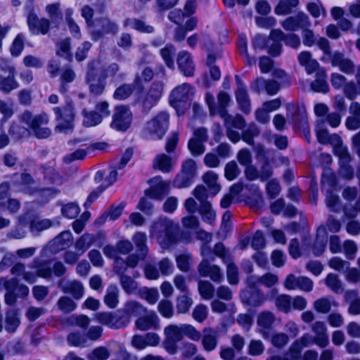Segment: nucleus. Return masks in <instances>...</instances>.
I'll use <instances>...</instances> for the list:
<instances>
[{"instance_id": "nucleus-1", "label": "nucleus", "mask_w": 360, "mask_h": 360, "mask_svg": "<svg viewBox=\"0 0 360 360\" xmlns=\"http://www.w3.org/2000/svg\"><path fill=\"white\" fill-rule=\"evenodd\" d=\"M178 226L171 219L161 218L153 223L150 230L151 238H155L162 248H168L176 242Z\"/></svg>"}, {"instance_id": "nucleus-2", "label": "nucleus", "mask_w": 360, "mask_h": 360, "mask_svg": "<svg viewBox=\"0 0 360 360\" xmlns=\"http://www.w3.org/2000/svg\"><path fill=\"white\" fill-rule=\"evenodd\" d=\"M323 55L321 60L330 63L333 67L338 68L342 72L346 75H352L355 71V64L349 58L346 57L343 52L340 51H333L331 46L328 43L322 46Z\"/></svg>"}, {"instance_id": "nucleus-3", "label": "nucleus", "mask_w": 360, "mask_h": 360, "mask_svg": "<svg viewBox=\"0 0 360 360\" xmlns=\"http://www.w3.org/2000/svg\"><path fill=\"white\" fill-rule=\"evenodd\" d=\"M56 120L58 122L55 129L56 131L69 134L74 128L75 110L73 103L70 101L63 107H55L53 109Z\"/></svg>"}, {"instance_id": "nucleus-4", "label": "nucleus", "mask_w": 360, "mask_h": 360, "mask_svg": "<svg viewBox=\"0 0 360 360\" xmlns=\"http://www.w3.org/2000/svg\"><path fill=\"white\" fill-rule=\"evenodd\" d=\"M168 125L169 115L165 112H160L146 123L144 131L148 134L160 139L166 133Z\"/></svg>"}, {"instance_id": "nucleus-5", "label": "nucleus", "mask_w": 360, "mask_h": 360, "mask_svg": "<svg viewBox=\"0 0 360 360\" xmlns=\"http://www.w3.org/2000/svg\"><path fill=\"white\" fill-rule=\"evenodd\" d=\"M193 94V88L189 84L184 83L172 91L169 103L176 109L182 108L192 98Z\"/></svg>"}, {"instance_id": "nucleus-6", "label": "nucleus", "mask_w": 360, "mask_h": 360, "mask_svg": "<svg viewBox=\"0 0 360 360\" xmlns=\"http://www.w3.org/2000/svg\"><path fill=\"white\" fill-rule=\"evenodd\" d=\"M27 24L30 32L33 35L46 34L51 27L50 20L46 18H39L33 8L28 11Z\"/></svg>"}, {"instance_id": "nucleus-7", "label": "nucleus", "mask_w": 360, "mask_h": 360, "mask_svg": "<svg viewBox=\"0 0 360 360\" xmlns=\"http://www.w3.org/2000/svg\"><path fill=\"white\" fill-rule=\"evenodd\" d=\"M132 114L125 105L117 106L111 122V127L117 131H125L131 124Z\"/></svg>"}, {"instance_id": "nucleus-8", "label": "nucleus", "mask_w": 360, "mask_h": 360, "mask_svg": "<svg viewBox=\"0 0 360 360\" xmlns=\"http://www.w3.org/2000/svg\"><path fill=\"white\" fill-rule=\"evenodd\" d=\"M98 71L95 67V63L89 64L86 81L89 84L90 92L94 95L101 94L105 86V79H103L102 75L98 77Z\"/></svg>"}, {"instance_id": "nucleus-9", "label": "nucleus", "mask_w": 360, "mask_h": 360, "mask_svg": "<svg viewBox=\"0 0 360 360\" xmlns=\"http://www.w3.org/2000/svg\"><path fill=\"white\" fill-rule=\"evenodd\" d=\"M201 277H209L213 282L220 283L224 280L222 269L216 264H212L207 259H202L197 267Z\"/></svg>"}, {"instance_id": "nucleus-10", "label": "nucleus", "mask_w": 360, "mask_h": 360, "mask_svg": "<svg viewBox=\"0 0 360 360\" xmlns=\"http://www.w3.org/2000/svg\"><path fill=\"white\" fill-rule=\"evenodd\" d=\"M118 32V25L108 18H101L96 20L91 35L94 41H98L107 34H115Z\"/></svg>"}, {"instance_id": "nucleus-11", "label": "nucleus", "mask_w": 360, "mask_h": 360, "mask_svg": "<svg viewBox=\"0 0 360 360\" xmlns=\"http://www.w3.org/2000/svg\"><path fill=\"white\" fill-rule=\"evenodd\" d=\"M283 285L288 290L299 289L304 292H310L313 289L314 283L308 277L296 276L290 274L286 276L283 282Z\"/></svg>"}, {"instance_id": "nucleus-12", "label": "nucleus", "mask_w": 360, "mask_h": 360, "mask_svg": "<svg viewBox=\"0 0 360 360\" xmlns=\"http://www.w3.org/2000/svg\"><path fill=\"white\" fill-rule=\"evenodd\" d=\"M281 24L284 30L290 32L296 31L300 28L310 27L311 25L309 18L303 12L287 18Z\"/></svg>"}, {"instance_id": "nucleus-13", "label": "nucleus", "mask_w": 360, "mask_h": 360, "mask_svg": "<svg viewBox=\"0 0 360 360\" xmlns=\"http://www.w3.org/2000/svg\"><path fill=\"white\" fill-rule=\"evenodd\" d=\"M151 186L145 191V194L150 198L162 200L167 193L169 183L162 179L160 176H155L150 181Z\"/></svg>"}, {"instance_id": "nucleus-14", "label": "nucleus", "mask_w": 360, "mask_h": 360, "mask_svg": "<svg viewBox=\"0 0 360 360\" xmlns=\"http://www.w3.org/2000/svg\"><path fill=\"white\" fill-rule=\"evenodd\" d=\"M165 339L164 344L167 349H174L176 342L181 341L184 337L182 325H169L164 329Z\"/></svg>"}, {"instance_id": "nucleus-15", "label": "nucleus", "mask_w": 360, "mask_h": 360, "mask_svg": "<svg viewBox=\"0 0 360 360\" xmlns=\"http://www.w3.org/2000/svg\"><path fill=\"white\" fill-rule=\"evenodd\" d=\"M237 90L236 91V101L238 103L240 110L245 114L251 111V102L245 86L239 76L235 77Z\"/></svg>"}, {"instance_id": "nucleus-16", "label": "nucleus", "mask_w": 360, "mask_h": 360, "mask_svg": "<svg viewBox=\"0 0 360 360\" xmlns=\"http://www.w3.org/2000/svg\"><path fill=\"white\" fill-rule=\"evenodd\" d=\"M176 63L184 76H193L195 66L190 53L186 51H180L176 57Z\"/></svg>"}, {"instance_id": "nucleus-17", "label": "nucleus", "mask_w": 360, "mask_h": 360, "mask_svg": "<svg viewBox=\"0 0 360 360\" xmlns=\"http://www.w3.org/2000/svg\"><path fill=\"white\" fill-rule=\"evenodd\" d=\"M302 42L305 46L311 47L316 45L318 48L323 52L322 46L328 43V46H330V43L326 37H316L314 31L309 27H304L302 29Z\"/></svg>"}, {"instance_id": "nucleus-18", "label": "nucleus", "mask_w": 360, "mask_h": 360, "mask_svg": "<svg viewBox=\"0 0 360 360\" xmlns=\"http://www.w3.org/2000/svg\"><path fill=\"white\" fill-rule=\"evenodd\" d=\"M136 328L141 331L150 329H158L160 327V319L154 311L139 317L135 322Z\"/></svg>"}, {"instance_id": "nucleus-19", "label": "nucleus", "mask_w": 360, "mask_h": 360, "mask_svg": "<svg viewBox=\"0 0 360 360\" xmlns=\"http://www.w3.org/2000/svg\"><path fill=\"white\" fill-rule=\"evenodd\" d=\"M311 330L315 333L314 343L321 348L326 347L329 344L327 327L323 321H316L311 326Z\"/></svg>"}, {"instance_id": "nucleus-20", "label": "nucleus", "mask_w": 360, "mask_h": 360, "mask_svg": "<svg viewBox=\"0 0 360 360\" xmlns=\"http://www.w3.org/2000/svg\"><path fill=\"white\" fill-rule=\"evenodd\" d=\"M219 333L217 330L207 327L203 328L202 333V345L206 352H211L216 349L218 345Z\"/></svg>"}, {"instance_id": "nucleus-21", "label": "nucleus", "mask_w": 360, "mask_h": 360, "mask_svg": "<svg viewBox=\"0 0 360 360\" xmlns=\"http://www.w3.org/2000/svg\"><path fill=\"white\" fill-rule=\"evenodd\" d=\"M49 122V117L46 113L42 112L36 115L34 124L32 130L34 134L38 139H46L51 134V131L48 127H43V125L47 124Z\"/></svg>"}, {"instance_id": "nucleus-22", "label": "nucleus", "mask_w": 360, "mask_h": 360, "mask_svg": "<svg viewBox=\"0 0 360 360\" xmlns=\"http://www.w3.org/2000/svg\"><path fill=\"white\" fill-rule=\"evenodd\" d=\"M62 291L64 293L72 295L75 300L81 299L84 293V288L80 281L74 280L72 281H60L59 283Z\"/></svg>"}, {"instance_id": "nucleus-23", "label": "nucleus", "mask_w": 360, "mask_h": 360, "mask_svg": "<svg viewBox=\"0 0 360 360\" xmlns=\"http://www.w3.org/2000/svg\"><path fill=\"white\" fill-rule=\"evenodd\" d=\"M124 314L127 317V320L123 326H126L130 321L129 319L131 316H139L143 315L146 312V309L139 302L131 300L128 301L124 304L122 309Z\"/></svg>"}, {"instance_id": "nucleus-24", "label": "nucleus", "mask_w": 360, "mask_h": 360, "mask_svg": "<svg viewBox=\"0 0 360 360\" xmlns=\"http://www.w3.org/2000/svg\"><path fill=\"white\" fill-rule=\"evenodd\" d=\"M349 112L351 115L346 119L345 125L349 130H356L360 127V103L352 102Z\"/></svg>"}, {"instance_id": "nucleus-25", "label": "nucleus", "mask_w": 360, "mask_h": 360, "mask_svg": "<svg viewBox=\"0 0 360 360\" xmlns=\"http://www.w3.org/2000/svg\"><path fill=\"white\" fill-rule=\"evenodd\" d=\"M298 61L302 66L305 68L307 74L315 72L320 68L319 63L316 59L312 58L311 52L304 51L300 52L297 56Z\"/></svg>"}, {"instance_id": "nucleus-26", "label": "nucleus", "mask_w": 360, "mask_h": 360, "mask_svg": "<svg viewBox=\"0 0 360 360\" xmlns=\"http://www.w3.org/2000/svg\"><path fill=\"white\" fill-rule=\"evenodd\" d=\"M220 115L224 120L226 127L243 129L246 125L245 119L240 115L231 116L227 114L226 110H223L221 111Z\"/></svg>"}, {"instance_id": "nucleus-27", "label": "nucleus", "mask_w": 360, "mask_h": 360, "mask_svg": "<svg viewBox=\"0 0 360 360\" xmlns=\"http://www.w3.org/2000/svg\"><path fill=\"white\" fill-rule=\"evenodd\" d=\"M316 79L311 82V88L317 92L326 93L328 91V85L326 82V72L323 68H319L316 72Z\"/></svg>"}, {"instance_id": "nucleus-28", "label": "nucleus", "mask_w": 360, "mask_h": 360, "mask_svg": "<svg viewBox=\"0 0 360 360\" xmlns=\"http://www.w3.org/2000/svg\"><path fill=\"white\" fill-rule=\"evenodd\" d=\"M72 235L71 232L65 231H63L60 234L51 240V245L54 247L55 251H59L69 247L72 243Z\"/></svg>"}, {"instance_id": "nucleus-29", "label": "nucleus", "mask_w": 360, "mask_h": 360, "mask_svg": "<svg viewBox=\"0 0 360 360\" xmlns=\"http://www.w3.org/2000/svg\"><path fill=\"white\" fill-rule=\"evenodd\" d=\"M217 180L218 175L213 171H208L202 176V181L208 187L212 195H217L221 190V186Z\"/></svg>"}, {"instance_id": "nucleus-30", "label": "nucleus", "mask_w": 360, "mask_h": 360, "mask_svg": "<svg viewBox=\"0 0 360 360\" xmlns=\"http://www.w3.org/2000/svg\"><path fill=\"white\" fill-rule=\"evenodd\" d=\"M338 306V303L328 297H321L313 303L314 310L321 314H327L330 311L332 307H337Z\"/></svg>"}, {"instance_id": "nucleus-31", "label": "nucleus", "mask_w": 360, "mask_h": 360, "mask_svg": "<svg viewBox=\"0 0 360 360\" xmlns=\"http://www.w3.org/2000/svg\"><path fill=\"white\" fill-rule=\"evenodd\" d=\"M275 321V315L269 311H264L258 314L257 323L261 328V332L264 334L265 330L270 329Z\"/></svg>"}, {"instance_id": "nucleus-32", "label": "nucleus", "mask_w": 360, "mask_h": 360, "mask_svg": "<svg viewBox=\"0 0 360 360\" xmlns=\"http://www.w3.org/2000/svg\"><path fill=\"white\" fill-rule=\"evenodd\" d=\"M132 240L137 248V251L141 259H145L148 249L146 245L147 236L143 232H136L132 237Z\"/></svg>"}, {"instance_id": "nucleus-33", "label": "nucleus", "mask_w": 360, "mask_h": 360, "mask_svg": "<svg viewBox=\"0 0 360 360\" xmlns=\"http://www.w3.org/2000/svg\"><path fill=\"white\" fill-rule=\"evenodd\" d=\"M274 304L276 309L285 314L292 310V297L286 294H280L274 297Z\"/></svg>"}, {"instance_id": "nucleus-34", "label": "nucleus", "mask_w": 360, "mask_h": 360, "mask_svg": "<svg viewBox=\"0 0 360 360\" xmlns=\"http://www.w3.org/2000/svg\"><path fill=\"white\" fill-rule=\"evenodd\" d=\"M119 289L116 285H110L107 288L106 295L104 297L105 304L110 308L114 309L119 302Z\"/></svg>"}, {"instance_id": "nucleus-35", "label": "nucleus", "mask_w": 360, "mask_h": 360, "mask_svg": "<svg viewBox=\"0 0 360 360\" xmlns=\"http://www.w3.org/2000/svg\"><path fill=\"white\" fill-rule=\"evenodd\" d=\"M77 306L76 302L72 298L66 295L60 297L56 302L58 309L64 314L72 312L76 309Z\"/></svg>"}, {"instance_id": "nucleus-36", "label": "nucleus", "mask_w": 360, "mask_h": 360, "mask_svg": "<svg viewBox=\"0 0 360 360\" xmlns=\"http://www.w3.org/2000/svg\"><path fill=\"white\" fill-rule=\"evenodd\" d=\"M325 284L333 292L341 294L344 291L343 284L338 276L335 274H329L325 279Z\"/></svg>"}, {"instance_id": "nucleus-37", "label": "nucleus", "mask_w": 360, "mask_h": 360, "mask_svg": "<svg viewBox=\"0 0 360 360\" xmlns=\"http://www.w3.org/2000/svg\"><path fill=\"white\" fill-rule=\"evenodd\" d=\"M95 237L90 233L83 234L75 243V249L82 255L94 243Z\"/></svg>"}, {"instance_id": "nucleus-38", "label": "nucleus", "mask_w": 360, "mask_h": 360, "mask_svg": "<svg viewBox=\"0 0 360 360\" xmlns=\"http://www.w3.org/2000/svg\"><path fill=\"white\" fill-rule=\"evenodd\" d=\"M198 212L202 220L207 223L212 224L216 218L215 212L212 210L210 202H203L200 205Z\"/></svg>"}, {"instance_id": "nucleus-39", "label": "nucleus", "mask_w": 360, "mask_h": 360, "mask_svg": "<svg viewBox=\"0 0 360 360\" xmlns=\"http://www.w3.org/2000/svg\"><path fill=\"white\" fill-rule=\"evenodd\" d=\"M299 2V0H280L274 11L277 15H288L298 6Z\"/></svg>"}, {"instance_id": "nucleus-40", "label": "nucleus", "mask_w": 360, "mask_h": 360, "mask_svg": "<svg viewBox=\"0 0 360 360\" xmlns=\"http://www.w3.org/2000/svg\"><path fill=\"white\" fill-rule=\"evenodd\" d=\"M124 206V202H122L117 206H112L107 212H105L100 218L98 219L97 222L99 224H102L108 217L110 220L117 219L122 214Z\"/></svg>"}, {"instance_id": "nucleus-41", "label": "nucleus", "mask_w": 360, "mask_h": 360, "mask_svg": "<svg viewBox=\"0 0 360 360\" xmlns=\"http://www.w3.org/2000/svg\"><path fill=\"white\" fill-rule=\"evenodd\" d=\"M153 167L163 172H169L172 167L171 158L165 154L157 155L154 160Z\"/></svg>"}, {"instance_id": "nucleus-42", "label": "nucleus", "mask_w": 360, "mask_h": 360, "mask_svg": "<svg viewBox=\"0 0 360 360\" xmlns=\"http://www.w3.org/2000/svg\"><path fill=\"white\" fill-rule=\"evenodd\" d=\"M226 266V276L228 282L231 285H236L239 281L238 278V268L233 262V258L230 259L229 262H224Z\"/></svg>"}, {"instance_id": "nucleus-43", "label": "nucleus", "mask_w": 360, "mask_h": 360, "mask_svg": "<svg viewBox=\"0 0 360 360\" xmlns=\"http://www.w3.org/2000/svg\"><path fill=\"white\" fill-rule=\"evenodd\" d=\"M198 289L200 296L205 300H210L214 297V287L208 281H199Z\"/></svg>"}, {"instance_id": "nucleus-44", "label": "nucleus", "mask_w": 360, "mask_h": 360, "mask_svg": "<svg viewBox=\"0 0 360 360\" xmlns=\"http://www.w3.org/2000/svg\"><path fill=\"white\" fill-rule=\"evenodd\" d=\"M96 321L103 325L108 326L110 328H118L124 327L123 324L120 326L115 321L114 316L110 312H101L95 315Z\"/></svg>"}, {"instance_id": "nucleus-45", "label": "nucleus", "mask_w": 360, "mask_h": 360, "mask_svg": "<svg viewBox=\"0 0 360 360\" xmlns=\"http://www.w3.org/2000/svg\"><path fill=\"white\" fill-rule=\"evenodd\" d=\"M124 25L146 33H151L153 31L152 26L146 25L143 21L136 18L127 19Z\"/></svg>"}, {"instance_id": "nucleus-46", "label": "nucleus", "mask_w": 360, "mask_h": 360, "mask_svg": "<svg viewBox=\"0 0 360 360\" xmlns=\"http://www.w3.org/2000/svg\"><path fill=\"white\" fill-rule=\"evenodd\" d=\"M83 124L87 127H94L102 122L103 116L94 111L86 112L85 110H83Z\"/></svg>"}, {"instance_id": "nucleus-47", "label": "nucleus", "mask_w": 360, "mask_h": 360, "mask_svg": "<svg viewBox=\"0 0 360 360\" xmlns=\"http://www.w3.org/2000/svg\"><path fill=\"white\" fill-rule=\"evenodd\" d=\"M44 177L51 184L60 185L63 182V177L51 166L43 167Z\"/></svg>"}, {"instance_id": "nucleus-48", "label": "nucleus", "mask_w": 360, "mask_h": 360, "mask_svg": "<svg viewBox=\"0 0 360 360\" xmlns=\"http://www.w3.org/2000/svg\"><path fill=\"white\" fill-rule=\"evenodd\" d=\"M278 283V276L271 273H266L259 276L254 284H259L266 288H271Z\"/></svg>"}, {"instance_id": "nucleus-49", "label": "nucleus", "mask_w": 360, "mask_h": 360, "mask_svg": "<svg viewBox=\"0 0 360 360\" xmlns=\"http://www.w3.org/2000/svg\"><path fill=\"white\" fill-rule=\"evenodd\" d=\"M134 84H124L119 86L114 93V98L118 100H124L129 98L134 92Z\"/></svg>"}, {"instance_id": "nucleus-50", "label": "nucleus", "mask_w": 360, "mask_h": 360, "mask_svg": "<svg viewBox=\"0 0 360 360\" xmlns=\"http://www.w3.org/2000/svg\"><path fill=\"white\" fill-rule=\"evenodd\" d=\"M193 304V300L187 295L179 296L176 299V310L179 314L187 313Z\"/></svg>"}, {"instance_id": "nucleus-51", "label": "nucleus", "mask_w": 360, "mask_h": 360, "mask_svg": "<svg viewBox=\"0 0 360 360\" xmlns=\"http://www.w3.org/2000/svg\"><path fill=\"white\" fill-rule=\"evenodd\" d=\"M259 133L258 127L252 124L243 133L241 139L248 145L253 146L255 143L253 138L257 136Z\"/></svg>"}, {"instance_id": "nucleus-52", "label": "nucleus", "mask_w": 360, "mask_h": 360, "mask_svg": "<svg viewBox=\"0 0 360 360\" xmlns=\"http://www.w3.org/2000/svg\"><path fill=\"white\" fill-rule=\"evenodd\" d=\"M240 174V170L235 161H230L224 167V176L229 181H233Z\"/></svg>"}, {"instance_id": "nucleus-53", "label": "nucleus", "mask_w": 360, "mask_h": 360, "mask_svg": "<svg viewBox=\"0 0 360 360\" xmlns=\"http://www.w3.org/2000/svg\"><path fill=\"white\" fill-rule=\"evenodd\" d=\"M175 51V47L172 44L167 45L160 51L162 58H163L166 65L170 68H174V62L172 56Z\"/></svg>"}, {"instance_id": "nucleus-54", "label": "nucleus", "mask_w": 360, "mask_h": 360, "mask_svg": "<svg viewBox=\"0 0 360 360\" xmlns=\"http://www.w3.org/2000/svg\"><path fill=\"white\" fill-rule=\"evenodd\" d=\"M72 13L73 11L72 9H67L65 11V20L71 34L75 37L79 38L81 36L80 28L72 18Z\"/></svg>"}, {"instance_id": "nucleus-55", "label": "nucleus", "mask_w": 360, "mask_h": 360, "mask_svg": "<svg viewBox=\"0 0 360 360\" xmlns=\"http://www.w3.org/2000/svg\"><path fill=\"white\" fill-rule=\"evenodd\" d=\"M204 142L197 140L196 138H191L188 143V148L193 156H200L205 151Z\"/></svg>"}, {"instance_id": "nucleus-56", "label": "nucleus", "mask_w": 360, "mask_h": 360, "mask_svg": "<svg viewBox=\"0 0 360 360\" xmlns=\"http://www.w3.org/2000/svg\"><path fill=\"white\" fill-rule=\"evenodd\" d=\"M70 38H66L62 41H60L58 44V49L57 51V55L61 56V57H63L66 59H68V60H70L71 58H72V55H71V51H70V49H71V47H70Z\"/></svg>"}, {"instance_id": "nucleus-57", "label": "nucleus", "mask_w": 360, "mask_h": 360, "mask_svg": "<svg viewBox=\"0 0 360 360\" xmlns=\"http://www.w3.org/2000/svg\"><path fill=\"white\" fill-rule=\"evenodd\" d=\"M328 266L335 271L345 273L349 268V262L340 257H334L328 261Z\"/></svg>"}, {"instance_id": "nucleus-58", "label": "nucleus", "mask_w": 360, "mask_h": 360, "mask_svg": "<svg viewBox=\"0 0 360 360\" xmlns=\"http://www.w3.org/2000/svg\"><path fill=\"white\" fill-rule=\"evenodd\" d=\"M51 225V221L48 219H34L31 221L30 224V229L32 232H39L49 229Z\"/></svg>"}, {"instance_id": "nucleus-59", "label": "nucleus", "mask_w": 360, "mask_h": 360, "mask_svg": "<svg viewBox=\"0 0 360 360\" xmlns=\"http://www.w3.org/2000/svg\"><path fill=\"white\" fill-rule=\"evenodd\" d=\"M45 11L52 20L61 19L63 17L62 11L60 9V4L59 2L46 5L45 7Z\"/></svg>"}, {"instance_id": "nucleus-60", "label": "nucleus", "mask_w": 360, "mask_h": 360, "mask_svg": "<svg viewBox=\"0 0 360 360\" xmlns=\"http://www.w3.org/2000/svg\"><path fill=\"white\" fill-rule=\"evenodd\" d=\"M343 92L349 100H354L360 95V86H357L354 82H347L343 86Z\"/></svg>"}, {"instance_id": "nucleus-61", "label": "nucleus", "mask_w": 360, "mask_h": 360, "mask_svg": "<svg viewBox=\"0 0 360 360\" xmlns=\"http://www.w3.org/2000/svg\"><path fill=\"white\" fill-rule=\"evenodd\" d=\"M191 260L192 256L191 254H181L176 257L177 267L180 271L184 272L188 271Z\"/></svg>"}, {"instance_id": "nucleus-62", "label": "nucleus", "mask_w": 360, "mask_h": 360, "mask_svg": "<svg viewBox=\"0 0 360 360\" xmlns=\"http://www.w3.org/2000/svg\"><path fill=\"white\" fill-rule=\"evenodd\" d=\"M208 307L202 304H198L193 310V318L199 323L203 322L208 316Z\"/></svg>"}, {"instance_id": "nucleus-63", "label": "nucleus", "mask_w": 360, "mask_h": 360, "mask_svg": "<svg viewBox=\"0 0 360 360\" xmlns=\"http://www.w3.org/2000/svg\"><path fill=\"white\" fill-rule=\"evenodd\" d=\"M120 281L122 288L128 294L132 293L137 288V283L127 275L122 274Z\"/></svg>"}, {"instance_id": "nucleus-64", "label": "nucleus", "mask_w": 360, "mask_h": 360, "mask_svg": "<svg viewBox=\"0 0 360 360\" xmlns=\"http://www.w3.org/2000/svg\"><path fill=\"white\" fill-rule=\"evenodd\" d=\"M110 356L109 350L104 347H98L94 349L89 355V360H106Z\"/></svg>"}]
</instances>
